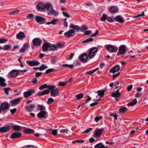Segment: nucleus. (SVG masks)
Returning a JSON list of instances; mask_svg holds the SVG:
<instances>
[{"label":"nucleus","instance_id":"nucleus-1","mask_svg":"<svg viewBox=\"0 0 148 148\" xmlns=\"http://www.w3.org/2000/svg\"><path fill=\"white\" fill-rule=\"evenodd\" d=\"M56 86L51 85L49 88V90H51V96L55 97L59 94L58 90L56 89Z\"/></svg>","mask_w":148,"mask_h":148},{"label":"nucleus","instance_id":"nucleus-2","mask_svg":"<svg viewBox=\"0 0 148 148\" xmlns=\"http://www.w3.org/2000/svg\"><path fill=\"white\" fill-rule=\"evenodd\" d=\"M105 47L109 52L111 53L116 52L118 49V47L111 45H105Z\"/></svg>","mask_w":148,"mask_h":148},{"label":"nucleus","instance_id":"nucleus-3","mask_svg":"<svg viewBox=\"0 0 148 148\" xmlns=\"http://www.w3.org/2000/svg\"><path fill=\"white\" fill-rule=\"evenodd\" d=\"M98 51L97 48L93 47L91 48L89 50L88 53V56L90 59H91L95 56V53Z\"/></svg>","mask_w":148,"mask_h":148},{"label":"nucleus","instance_id":"nucleus-4","mask_svg":"<svg viewBox=\"0 0 148 148\" xmlns=\"http://www.w3.org/2000/svg\"><path fill=\"white\" fill-rule=\"evenodd\" d=\"M104 128H102L100 129L97 128L93 132V135L94 137L97 138L101 136L102 133L104 130Z\"/></svg>","mask_w":148,"mask_h":148},{"label":"nucleus","instance_id":"nucleus-5","mask_svg":"<svg viewBox=\"0 0 148 148\" xmlns=\"http://www.w3.org/2000/svg\"><path fill=\"white\" fill-rule=\"evenodd\" d=\"M88 56L87 53H84L80 55L78 57L79 60L84 63L86 62L88 60Z\"/></svg>","mask_w":148,"mask_h":148},{"label":"nucleus","instance_id":"nucleus-6","mask_svg":"<svg viewBox=\"0 0 148 148\" xmlns=\"http://www.w3.org/2000/svg\"><path fill=\"white\" fill-rule=\"evenodd\" d=\"M126 47L124 45H122L119 47V52L117 53V56L122 55L126 52Z\"/></svg>","mask_w":148,"mask_h":148},{"label":"nucleus","instance_id":"nucleus-7","mask_svg":"<svg viewBox=\"0 0 148 148\" xmlns=\"http://www.w3.org/2000/svg\"><path fill=\"white\" fill-rule=\"evenodd\" d=\"M75 31L73 29H71L64 33L66 37L69 38L73 36L75 34Z\"/></svg>","mask_w":148,"mask_h":148},{"label":"nucleus","instance_id":"nucleus-8","mask_svg":"<svg viewBox=\"0 0 148 148\" xmlns=\"http://www.w3.org/2000/svg\"><path fill=\"white\" fill-rule=\"evenodd\" d=\"M35 91L33 89H30L27 91L23 93L24 97L26 98L31 96L33 93H34Z\"/></svg>","mask_w":148,"mask_h":148},{"label":"nucleus","instance_id":"nucleus-9","mask_svg":"<svg viewBox=\"0 0 148 148\" xmlns=\"http://www.w3.org/2000/svg\"><path fill=\"white\" fill-rule=\"evenodd\" d=\"M0 107L2 110L4 111L9 109L10 105L8 102H5L1 104Z\"/></svg>","mask_w":148,"mask_h":148},{"label":"nucleus","instance_id":"nucleus-10","mask_svg":"<svg viewBox=\"0 0 148 148\" xmlns=\"http://www.w3.org/2000/svg\"><path fill=\"white\" fill-rule=\"evenodd\" d=\"M45 3H43L40 2L37 5V10L39 12L44 11Z\"/></svg>","mask_w":148,"mask_h":148},{"label":"nucleus","instance_id":"nucleus-11","mask_svg":"<svg viewBox=\"0 0 148 148\" xmlns=\"http://www.w3.org/2000/svg\"><path fill=\"white\" fill-rule=\"evenodd\" d=\"M12 126L10 125H7L3 126L0 128V132L5 133L9 131L12 128Z\"/></svg>","mask_w":148,"mask_h":148},{"label":"nucleus","instance_id":"nucleus-12","mask_svg":"<svg viewBox=\"0 0 148 148\" xmlns=\"http://www.w3.org/2000/svg\"><path fill=\"white\" fill-rule=\"evenodd\" d=\"M105 90H98L97 92H95V93H97L98 96H99V98L97 100L94 99V100L95 101H98L100 99V98L103 97L104 94Z\"/></svg>","mask_w":148,"mask_h":148},{"label":"nucleus","instance_id":"nucleus-13","mask_svg":"<svg viewBox=\"0 0 148 148\" xmlns=\"http://www.w3.org/2000/svg\"><path fill=\"white\" fill-rule=\"evenodd\" d=\"M26 63L28 64L29 66H37L40 63L36 60H32V61H27Z\"/></svg>","mask_w":148,"mask_h":148},{"label":"nucleus","instance_id":"nucleus-14","mask_svg":"<svg viewBox=\"0 0 148 148\" xmlns=\"http://www.w3.org/2000/svg\"><path fill=\"white\" fill-rule=\"evenodd\" d=\"M120 69L119 66V64L116 65L113 67L111 68L109 71L110 73H113L118 72Z\"/></svg>","mask_w":148,"mask_h":148},{"label":"nucleus","instance_id":"nucleus-15","mask_svg":"<svg viewBox=\"0 0 148 148\" xmlns=\"http://www.w3.org/2000/svg\"><path fill=\"white\" fill-rule=\"evenodd\" d=\"M33 44L36 46H39L42 43V40L38 38H34L32 40Z\"/></svg>","mask_w":148,"mask_h":148},{"label":"nucleus","instance_id":"nucleus-16","mask_svg":"<svg viewBox=\"0 0 148 148\" xmlns=\"http://www.w3.org/2000/svg\"><path fill=\"white\" fill-rule=\"evenodd\" d=\"M35 19L36 21L39 23H42L45 22L46 21L45 18L38 16H36Z\"/></svg>","mask_w":148,"mask_h":148},{"label":"nucleus","instance_id":"nucleus-17","mask_svg":"<svg viewBox=\"0 0 148 148\" xmlns=\"http://www.w3.org/2000/svg\"><path fill=\"white\" fill-rule=\"evenodd\" d=\"M50 45H51V44L49 42L44 43L42 46V50L43 51H45L47 50L49 48L50 49Z\"/></svg>","mask_w":148,"mask_h":148},{"label":"nucleus","instance_id":"nucleus-18","mask_svg":"<svg viewBox=\"0 0 148 148\" xmlns=\"http://www.w3.org/2000/svg\"><path fill=\"white\" fill-rule=\"evenodd\" d=\"M22 134L21 133L16 132L12 133L10 136V138L12 139L18 138L21 136Z\"/></svg>","mask_w":148,"mask_h":148},{"label":"nucleus","instance_id":"nucleus-19","mask_svg":"<svg viewBox=\"0 0 148 148\" xmlns=\"http://www.w3.org/2000/svg\"><path fill=\"white\" fill-rule=\"evenodd\" d=\"M35 107V105L31 104L29 106H26L25 108V109L27 111L29 112L32 111Z\"/></svg>","mask_w":148,"mask_h":148},{"label":"nucleus","instance_id":"nucleus-20","mask_svg":"<svg viewBox=\"0 0 148 148\" xmlns=\"http://www.w3.org/2000/svg\"><path fill=\"white\" fill-rule=\"evenodd\" d=\"M53 6L50 3H46L45 4L44 7V11L47 10L49 12L51 9L53 8Z\"/></svg>","mask_w":148,"mask_h":148},{"label":"nucleus","instance_id":"nucleus-21","mask_svg":"<svg viewBox=\"0 0 148 148\" xmlns=\"http://www.w3.org/2000/svg\"><path fill=\"white\" fill-rule=\"evenodd\" d=\"M46 114V111L44 110H42L38 114L37 116L38 118H45Z\"/></svg>","mask_w":148,"mask_h":148},{"label":"nucleus","instance_id":"nucleus-22","mask_svg":"<svg viewBox=\"0 0 148 148\" xmlns=\"http://www.w3.org/2000/svg\"><path fill=\"white\" fill-rule=\"evenodd\" d=\"M18 71L15 70H12L10 72V76L12 77H15L18 75Z\"/></svg>","mask_w":148,"mask_h":148},{"label":"nucleus","instance_id":"nucleus-23","mask_svg":"<svg viewBox=\"0 0 148 148\" xmlns=\"http://www.w3.org/2000/svg\"><path fill=\"white\" fill-rule=\"evenodd\" d=\"M114 21L118 22L121 23H123L124 20L122 17L120 16H117L114 18Z\"/></svg>","mask_w":148,"mask_h":148},{"label":"nucleus","instance_id":"nucleus-24","mask_svg":"<svg viewBox=\"0 0 148 148\" xmlns=\"http://www.w3.org/2000/svg\"><path fill=\"white\" fill-rule=\"evenodd\" d=\"M23 132L26 134H31L34 133V130L27 127H24L23 130Z\"/></svg>","mask_w":148,"mask_h":148},{"label":"nucleus","instance_id":"nucleus-25","mask_svg":"<svg viewBox=\"0 0 148 148\" xmlns=\"http://www.w3.org/2000/svg\"><path fill=\"white\" fill-rule=\"evenodd\" d=\"M118 11V9L117 8L114 6H112L110 7V9L109 10L111 14L116 13Z\"/></svg>","mask_w":148,"mask_h":148},{"label":"nucleus","instance_id":"nucleus-26","mask_svg":"<svg viewBox=\"0 0 148 148\" xmlns=\"http://www.w3.org/2000/svg\"><path fill=\"white\" fill-rule=\"evenodd\" d=\"M25 36V34L23 32H20L17 34L16 38L18 39H22Z\"/></svg>","mask_w":148,"mask_h":148},{"label":"nucleus","instance_id":"nucleus-27","mask_svg":"<svg viewBox=\"0 0 148 148\" xmlns=\"http://www.w3.org/2000/svg\"><path fill=\"white\" fill-rule=\"evenodd\" d=\"M69 27L70 28L74 29L75 31L76 30L77 32L79 31L80 29V28L78 26L75 25L73 23L70 24Z\"/></svg>","mask_w":148,"mask_h":148},{"label":"nucleus","instance_id":"nucleus-28","mask_svg":"<svg viewBox=\"0 0 148 148\" xmlns=\"http://www.w3.org/2000/svg\"><path fill=\"white\" fill-rule=\"evenodd\" d=\"M5 81V79L3 77L0 76V85L1 86H6V84L4 82Z\"/></svg>","mask_w":148,"mask_h":148},{"label":"nucleus","instance_id":"nucleus-29","mask_svg":"<svg viewBox=\"0 0 148 148\" xmlns=\"http://www.w3.org/2000/svg\"><path fill=\"white\" fill-rule=\"evenodd\" d=\"M50 92V91L47 89L44 90L42 92L38 93V95L39 96H42L44 95L49 94Z\"/></svg>","mask_w":148,"mask_h":148},{"label":"nucleus","instance_id":"nucleus-30","mask_svg":"<svg viewBox=\"0 0 148 148\" xmlns=\"http://www.w3.org/2000/svg\"><path fill=\"white\" fill-rule=\"evenodd\" d=\"M48 14H51V15H54L55 16H57L58 15V13L55 11L53 9V7L52 9L50 10L49 12H48Z\"/></svg>","mask_w":148,"mask_h":148},{"label":"nucleus","instance_id":"nucleus-31","mask_svg":"<svg viewBox=\"0 0 148 148\" xmlns=\"http://www.w3.org/2000/svg\"><path fill=\"white\" fill-rule=\"evenodd\" d=\"M58 19H55V18H53L52 20L50 22H48L46 23V24L47 25H49L51 24L54 25L56 24V22L58 21Z\"/></svg>","mask_w":148,"mask_h":148},{"label":"nucleus","instance_id":"nucleus-32","mask_svg":"<svg viewBox=\"0 0 148 148\" xmlns=\"http://www.w3.org/2000/svg\"><path fill=\"white\" fill-rule=\"evenodd\" d=\"M51 85H47L46 84H44L40 86L39 88L40 90H42L44 88H48L49 90V88L51 86Z\"/></svg>","mask_w":148,"mask_h":148},{"label":"nucleus","instance_id":"nucleus-33","mask_svg":"<svg viewBox=\"0 0 148 148\" xmlns=\"http://www.w3.org/2000/svg\"><path fill=\"white\" fill-rule=\"evenodd\" d=\"M121 94L119 92V90H117L116 92L112 93V96L114 97H119Z\"/></svg>","mask_w":148,"mask_h":148},{"label":"nucleus","instance_id":"nucleus-34","mask_svg":"<svg viewBox=\"0 0 148 148\" xmlns=\"http://www.w3.org/2000/svg\"><path fill=\"white\" fill-rule=\"evenodd\" d=\"M12 47V45H6L3 46V49L5 51L9 50L11 49Z\"/></svg>","mask_w":148,"mask_h":148},{"label":"nucleus","instance_id":"nucleus-35","mask_svg":"<svg viewBox=\"0 0 148 148\" xmlns=\"http://www.w3.org/2000/svg\"><path fill=\"white\" fill-rule=\"evenodd\" d=\"M21 100V98H18L14 99L10 103H12V105H16L17 103H18L19 101Z\"/></svg>","mask_w":148,"mask_h":148},{"label":"nucleus","instance_id":"nucleus-36","mask_svg":"<svg viewBox=\"0 0 148 148\" xmlns=\"http://www.w3.org/2000/svg\"><path fill=\"white\" fill-rule=\"evenodd\" d=\"M137 100L136 99H134L131 102L128 103L127 104L128 106H132L135 105L137 103Z\"/></svg>","mask_w":148,"mask_h":148},{"label":"nucleus","instance_id":"nucleus-37","mask_svg":"<svg viewBox=\"0 0 148 148\" xmlns=\"http://www.w3.org/2000/svg\"><path fill=\"white\" fill-rule=\"evenodd\" d=\"M13 129L16 131H19L21 129L22 127L18 125H14L13 126Z\"/></svg>","mask_w":148,"mask_h":148},{"label":"nucleus","instance_id":"nucleus-38","mask_svg":"<svg viewBox=\"0 0 148 148\" xmlns=\"http://www.w3.org/2000/svg\"><path fill=\"white\" fill-rule=\"evenodd\" d=\"M99 69V67H97L93 70L87 72L86 73L89 75H91L97 71Z\"/></svg>","mask_w":148,"mask_h":148},{"label":"nucleus","instance_id":"nucleus-39","mask_svg":"<svg viewBox=\"0 0 148 148\" xmlns=\"http://www.w3.org/2000/svg\"><path fill=\"white\" fill-rule=\"evenodd\" d=\"M104 147V145L102 143H100L96 145L94 147V148H103Z\"/></svg>","mask_w":148,"mask_h":148},{"label":"nucleus","instance_id":"nucleus-40","mask_svg":"<svg viewBox=\"0 0 148 148\" xmlns=\"http://www.w3.org/2000/svg\"><path fill=\"white\" fill-rule=\"evenodd\" d=\"M37 106L38 108V110H41V111L43 110H45V107L43 105H40L38 104L37 105Z\"/></svg>","mask_w":148,"mask_h":148},{"label":"nucleus","instance_id":"nucleus-41","mask_svg":"<svg viewBox=\"0 0 148 148\" xmlns=\"http://www.w3.org/2000/svg\"><path fill=\"white\" fill-rule=\"evenodd\" d=\"M88 29L87 27L84 25H83L81 28H80V30L82 32H84Z\"/></svg>","mask_w":148,"mask_h":148},{"label":"nucleus","instance_id":"nucleus-42","mask_svg":"<svg viewBox=\"0 0 148 148\" xmlns=\"http://www.w3.org/2000/svg\"><path fill=\"white\" fill-rule=\"evenodd\" d=\"M48 68V66H45L43 64H42L41 66L40 67V71H42Z\"/></svg>","mask_w":148,"mask_h":148},{"label":"nucleus","instance_id":"nucleus-43","mask_svg":"<svg viewBox=\"0 0 148 148\" xmlns=\"http://www.w3.org/2000/svg\"><path fill=\"white\" fill-rule=\"evenodd\" d=\"M57 47L56 45L51 44V45H50V49L53 51L56 50L57 49Z\"/></svg>","mask_w":148,"mask_h":148},{"label":"nucleus","instance_id":"nucleus-44","mask_svg":"<svg viewBox=\"0 0 148 148\" xmlns=\"http://www.w3.org/2000/svg\"><path fill=\"white\" fill-rule=\"evenodd\" d=\"M107 16L106 15L103 14L100 18L101 21H105L107 20Z\"/></svg>","mask_w":148,"mask_h":148},{"label":"nucleus","instance_id":"nucleus-45","mask_svg":"<svg viewBox=\"0 0 148 148\" xmlns=\"http://www.w3.org/2000/svg\"><path fill=\"white\" fill-rule=\"evenodd\" d=\"M127 110V109L126 107H124L121 108L119 110V111L121 112H124Z\"/></svg>","mask_w":148,"mask_h":148},{"label":"nucleus","instance_id":"nucleus-46","mask_svg":"<svg viewBox=\"0 0 148 148\" xmlns=\"http://www.w3.org/2000/svg\"><path fill=\"white\" fill-rule=\"evenodd\" d=\"M20 11L19 10H16L13 11H12L10 13V15H14L18 13Z\"/></svg>","mask_w":148,"mask_h":148},{"label":"nucleus","instance_id":"nucleus-47","mask_svg":"<svg viewBox=\"0 0 148 148\" xmlns=\"http://www.w3.org/2000/svg\"><path fill=\"white\" fill-rule=\"evenodd\" d=\"M67 84V82H60L58 84V86H65Z\"/></svg>","mask_w":148,"mask_h":148},{"label":"nucleus","instance_id":"nucleus-48","mask_svg":"<svg viewBox=\"0 0 148 148\" xmlns=\"http://www.w3.org/2000/svg\"><path fill=\"white\" fill-rule=\"evenodd\" d=\"M34 15L33 14H29L27 16V18L31 20H34Z\"/></svg>","mask_w":148,"mask_h":148},{"label":"nucleus","instance_id":"nucleus-49","mask_svg":"<svg viewBox=\"0 0 148 148\" xmlns=\"http://www.w3.org/2000/svg\"><path fill=\"white\" fill-rule=\"evenodd\" d=\"M76 97H77V99L79 100L83 97V94L82 93L77 94L76 96Z\"/></svg>","mask_w":148,"mask_h":148},{"label":"nucleus","instance_id":"nucleus-50","mask_svg":"<svg viewBox=\"0 0 148 148\" xmlns=\"http://www.w3.org/2000/svg\"><path fill=\"white\" fill-rule=\"evenodd\" d=\"M93 41V39L92 38H89L86 39V40L83 41L82 43L89 42H90Z\"/></svg>","mask_w":148,"mask_h":148},{"label":"nucleus","instance_id":"nucleus-51","mask_svg":"<svg viewBox=\"0 0 148 148\" xmlns=\"http://www.w3.org/2000/svg\"><path fill=\"white\" fill-rule=\"evenodd\" d=\"M54 100L52 98H49L48 100L47 103L49 104H51L54 101Z\"/></svg>","mask_w":148,"mask_h":148},{"label":"nucleus","instance_id":"nucleus-52","mask_svg":"<svg viewBox=\"0 0 148 148\" xmlns=\"http://www.w3.org/2000/svg\"><path fill=\"white\" fill-rule=\"evenodd\" d=\"M92 130V128H89L84 131L82 133V134L87 133H89Z\"/></svg>","mask_w":148,"mask_h":148},{"label":"nucleus","instance_id":"nucleus-53","mask_svg":"<svg viewBox=\"0 0 148 148\" xmlns=\"http://www.w3.org/2000/svg\"><path fill=\"white\" fill-rule=\"evenodd\" d=\"M8 40L6 38H1L0 39V44L4 43Z\"/></svg>","mask_w":148,"mask_h":148},{"label":"nucleus","instance_id":"nucleus-54","mask_svg":"<svg viewBox=\"0 0 148 148\" xmlns=\"http://www.w3.org/2000/svg\"><path fill=\"white\" fill-rule=\"evenodd\" d=\"M84 142L83 140H76L75 141H73L72 143L74 144L75 142H79L81 143H83Z\"/></svg>","mask_w":148,"mask_h":148},{"label":"nucleus","instance_id":"nucleus-55","mask_svg":"<svg viewBox=\"0 0 148 148\" xmlns=\"http://www.w3.org/2000/svg\"><path fill=\"white\" fill-rule=\"evenodd\" d=\"M58 130L57 129L53 130L51 132L52 134L54 136L57 135L58 134Z\"/></svg>","mask_w":148,"mask_h":148},{"label":"nucleus","instance_id":"nucleus-56","mask_svg":"<svg viewBox=\"0 0 148 148\" xmlns=\"http://www.w3.org/2000/svg\"><path fill=\"white\" fill-rule=\"evenodd\" d=\"M106 20L109 22H112L114 21V18L113 19L112 18L108 16Z\"/></svg>","mask_w":148,"mask_h":148},{"label":"nucleus","instance_id":"nucleus-57","mask_svg":"<svg viewBox=\"0 0 148 148\" xmlns=\"http://www.w3.org/2000/svg\"><path fill=\"white\" fill-rule=\"evenodd\" d=\"M110 116H114L115 119L116 120L117 119L118 115L115 114L114 113H111L110 115Z\"/></svg>","mask_w":148,"mask_h":148},{"label":"nucleus","instance_id":"nucleus-58","mask_svg":"<svg viewBox=\"0 0 148 148\" xmlns=\"http://www.w3.org/2000/svg\"><path fill=\"white\" fill-rule=\"evenodd\" d=\"M143 93L142 92H137L135 95L136 98H139L142 96Z\"/></svg>","mask_w":148,"mask_h":148},{"label":"nucleus","instance_id":"nucleus-59","mask_svg":"<svg viewBox=\"0 0 148 148\" xmlns=\"http://www.w3.org/2000/svg\"><path fill=\"white\" fill-rule=\"evenodd\" d=\"M29 47V44L28 43H25L23 45L22 47L25 49L28 48Z\"/></svg>","mask_w":148,"mask_h":148},{"label":"nucleus","instance_id":"nucleus-60","mask_svg":"<svg viewBox=\"0 0 148 148\" xmlns=\"http://www.w3.org/2000/svg\"><path fill=\"white\" fill-rule=\"evenodd\" d=\"M54 71V69H47L45 71V73L46 74H48L49 73L51 72H52L53 71Z\"/></svg>","mask_w":148,"mask_h":148},{"label":"nucleus","instance_id":"nucleus-61","mask_svg":"<svg viewBox=\"0 0 148 148\" xmlns=\"http://www.w3.org/2000/svg\"><path fill=\"white\" fill-rule=\"evenodd\" d=\"M10 88H4V91L7 95L9 94L8 91L10 90Z\"/></svg>","mask_w":148,"mask_h":148},{"label":"nucleus","instance_id":"nucleus-62","mask_svg":"<svg viewBox=\"0 0 148 148\" xmlns=\"http://www.w3.org/2000/svg\"><path fill=\"white\" fill-rule=\"evenodd\" d=\"M60 132L61 133H67L68 132V130L67 129H62L60 130Z\"/></svg>","mask_w":148,"mask_h":148},{"label":"nucleus","instance_id":"nucleus-63","mask_svg":"<svg viewBox=\"0 0 148 148\" xmlns=\"http://www.w3.org/2000/svg\"><path fill=\"white\" fill-rule=\"evenodd\" d=\"M62 13L64 16L65 17H67L68 18H69L70 17V15L66 12H63Z\"/></svg>","mask_w":148,"mask_h":148},{"label":"nucleus","instance_id":"nucleus-64","mask_svg":"<svg viewBox=\"0 0 148 148\" xmlns=\"http://www.w3.org/2000/svg\"><path fill=\"white\" fill-rule=\"evenodd\" d=\"M102 119V116H100L99 117H96L95 118V120L96 122H97L100 119Z\"/></svg>","mask_w":148,"mask_h":148}]
</instances>
